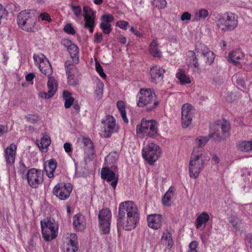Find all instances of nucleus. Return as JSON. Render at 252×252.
<instances>
[{"label":"nucleus","mask_w":252,"mask_h":252,"mask_svg":"<svg viewBox=\"0 0 252 252\" xmlns=\"http://www.w3.org/2000/svg\"><path fill=\"white\" fill-rule=\"evenodd\" d=\"M139 220V214L136 204L126 201L120 204L118 210L117 226L126 231L133 229Z\"/></svg>","instance_id":"f257e3e1"},{"label":"nucleus","mask_w":252,"mask_h":252,"mask_svg":"<svg viewBox=\"0 0 252 252\" xmlns=\"http://www.w3.org/2000/svg\"><path fill=\"white\" fill-rule=\"evenodd\" d=\"M207 153L202 149L194 148L189 164V175L191 179L198 178L204 167Z\"/></svg>","instance_id":"f03ea898"},{"label":"nucleus","mask_w":252,"mask_h":252,"mask_svg":"<svg viewBox=\"0 0 252 252\" xmlns=\"http://www.w3.org/2000/svg\"><path fill=\"white\" fill-rule=\"evenodd\" d=\"M159 104L155 91L151 89H140L136 96V105L144 107L147 111L156 109Z\"/></svg>","instance_id":"7ed1b4c3"},{"label":"nucleus","mask_w":252,"mask_h":252,"mask_svg":"<svg viewBox=\"0 0 252 252\" xmlns=\"http://www.w3.org/2000/svg\"><path fill=\"white\" fill-rule=\"evenodd\" d=\"M36 11L26 9L21 11L17 16V24L23 30L27 32L35 31Z\"/></svg>","instance_id":"20e7f679"},{"label":"nucleus","mask_w":252,"mask_h":252,"mask_svg":"<svg viewBox=\"0 0 252 252\" xmlns=\"http://www.w3.org/2000/svg\"><path fill=\"white\" fill-rule=\"evenodd\" d=\"M162 150L160 147L154 142H148L142 150V156L149 164L154 165L161 157Z\"/></svg>","instance_id":"39448f33"},{"label":"nucleus","mask_w":252,"mask_h":252,"mask_svg":"<svg viewBox=\"0 0 252 252\" xmlns=\"http://www.w3.org/2000/svg\"><path fill=\"white\" fill-rule=\"evenodd\" d=\"M216 25L223 32L233 31L238 26L237 16L232 13H225L217 20Z\"/></svg>","instance_id":"423d86ee"},{"label":"nucleus","mask_w":252,"mask_h":252,"mask_svg":"<svg viewBox=\"0 0 252 252\" xmlns=\"http://www.w3.org/2000/svg\"><path fill=\"white\" fill-rule=\"evenodd\" d=\"M43 238L46 241H51L58 234V225L48 219L40 221Z\"/></svg>","instance_id":"0eeeda50"},{"label":"nucleus","mask_w":252,"mask_h":252,"mask_svg":"<svg viewBox=\"0 0 252 252\" xmlns=\"http://www.w3.org/2000/svg\"><path fill=\"white\" fill-rule=\"evenodd\" d=\"M136 132L138 134L152 137L158 133V123L153 120H142L140 124L136 126Z\"/></svg>","instance_id":"6e6552de"},{"label":"nucleus","mask_w":252,"mask_h":252,"mask_svg":"<svg viewBox=\"0 0 252 252\" xmlns=\"http://www.w3.org/2000/svg\"><path fill=\"white\" fill-rule=\"evenodd\" d=\"M102 125L101 135L102 137L108 138L111 136L112 133L118 131L119 126L116 123L114 117L111 115H107L101 120Z\"/></svg>","instance_id":"1a4fd4ad"},{"label":"nucleus","mask_w":252,"mask_h":252,"mask_svg":"<svg viewBox=\"0 0 252 252\" xmlns=\"http://www.w3.org/2000/svg\"><path fill=\"white\" fill-rule=\"evenodd\" d=\"M33 58L35 65L40 71L48 77L51 76L52 73V69L49 61L44 55L42 54H34Z\"/></svg>","instance_id":"9d476101"},{"label":"nucleus","mask_w":252,"mask_h":252,"mask_svg":"<svg viewBox=\"0 0 252 252\" xmlns=\"http://www.w3.org/2000/svg\"><path fill=\"white\" fill-rule=\"evenodd\" d=\"M111 216V211L107 209H102L99 213V226L104 234H108L110 232Z\"/></svg>","instance_id":"9b49d317"},{"label":"nucleus","mask_w":252,"mask_h":252,"mask_svg":"<svg viewBox=\"0 0 252 252\" xmlns=\"http://www.w3.org/2000/svg\"><path fill=\"white\" fill-rule=\"evenodd\" d=\"M72 188V186L69 183H60L53 188V193L59 199L64 200L69 197Z\"/></svg>","instance_id":"f8f14e48"},{"label":"nucleus","mask_w":252,"mask_h":252,"mask_svg":"<svg viewBox=\"0 0 252 252\" xmlns=\"http://www.w3.org/2000/svg\"><path fill=\"white\" fill-rule=\"evenodd\" d=\"M26 176L29 185L33 188H37L43 181V173L41 170L31 169Z\"/></svg>","instance_id":"ddd939ff"},{"label":"nucleus","mask_w":252,"mask_h":252,"mask_svg":"<svg viewBox=\"0 0 252 252\" xmlns=\"http://www.w3.org/2000/svg\"><path fill=\"white\" fill-rule=\"evenodd\" d=\"M83 16L85 21V28L88 29L91 33H93L95 26L96 12L88 6H84Z\"/></svg>","instance_id":"4468645a"},{"label":"nucleus","mask_w":252,"mask_h":252,"mask_svg":"<svg viewBox=\"0 0 252 252\" xmlns=\"http://www.w3.org/2000/svg\"><path fill=\"white\" fill-rule=\"evenodd\" d=\"M165 70L158 65H154L150 67L148 75L151 81L155 84H158L163 80Z\"/></svg>","instance_id":"2eb2a0df"},{"label":"nucleus","mask_w":252,"mask_h":252,"mask_svg":"<svg viewBox=\"0 0 252 252\" xmlns=\"http://www.w3.org/2000/svg\"><path fill=\"white\" fill-rule=\"evenodd\" d=\"M182 125L184 128L188 127L191 123L193 118L192 106L185 103L182 107Z\"/></svg>","instance_id":"dca6fc26"},{"label":"nucleus","mask_w":252,"mask_h":252,"mask_svg":"<svg viewBox=\"0 0 252 252\" xmlns=\"http://www.w3.org/2000/svg\"><path fill=\"white\" fill-rule=\"evenodd\" d=\"M62 43L67 48L73 62L76 64L78 63L79 62V49L78 46L67 39L63 40Z\"/></svg>","instance_id":"f3484780"},{"label":"nucleus","mask_w":252,"mask_h":252,"mask_svg":"<svg viewBox=\"0 0 252 252\" xmlns=\"http://www.w3.org/2000/svg\"><path fill=\"white\" fill-rule=\"evenodd\" d=\"M147 223L149 227L152 229H160L162 225L163 217L158 214H152L147 216Z\"/></svg>","instance_id":"a211bd4d"},{"label":"nucleus","mask_w":252,"mask_h":252,"mask_svg":"<svg viewBox=\"0 0 252 252\" xmlns=\"http://www.w3.org/2000/svg\"><path fill=\"white\" fill-rule=\"evenodd\" d=\"M17 146L15 144H11L4 150V158L6 164L12 166L15 162Z\"/></svg>","instance_id":"6ab92c4d"},{"label":"nucleus","mask_w":252,"mask_h":252,"mask_svg":"<svg viewBox=\"0 0 252 252\" xmlns=\"http://www.w3.org/2000/svg\"><path fill=\"white\" fill-rule=\"evenodd\" d=\"M101 177L107 181L111 182V185L114 189L117 186L118 178L115 173L107 167H103L101 171Z\"/></svg>","instance_id":"aec40b11"},{"label":"nucleus","mask_w":252,"mask_h":252,"mask_svg":"<svg viewBox=\"0 0 252 252\" xmlns=\"http://www.w3.org/2000/svg\"><path fill=\"white\" fill-rule=\"evenodd\" d=\"M160 244L164 248L165 251L171 250L174 245L172 235L168 230H164L160 240Z\"/></svg>","instance_id":"412c9836"},{"label":"nucleus","mask_w":252,"mask_h":252,"mask_svg":"<svg viewBox=\"0 0 252 252\" xmlns=\"http://www.w3.org/2000/svg\"><path fill=\"white\" fill-rule=\"evenodd\" d=\"M65 67L67 75L68 83L70 85H75L77 84V80L74 78L73 74L77 70L76 67L73 64H70L67 62L65 63Z\"/></svg>","instance_id":"4be33fe9"},{"label":"nucleus","mask_w":252,"mask_h":252,"mask_svg":"<svg viewBox=\"0 0 252 252\" xmlns=\"http://www.w3.org/2000/svg\"><path fill=\"white\" fill-rule=\"evenodd\" d=\"M210 219L209 214L205 212L199 214L195 220V226L197 229L204 228Z\"/></svg>","instance_id":"5701e85b"},{"label":"nucleus","mask_w":252,"mask_h":252,"mask_svg":"<svg viewBox=\"0 0 252 252\" xmlns=\"http://www.w3.org/2000/svg\"><path fill=\"white\" fill-rule=\"evenodd\" d=\"M244 55L240 50H235L229 53L228 60L235 65L240 64L243 62Z\"/></svg>","instance_id":"b1692460"},{"label":"nucleus","mask_w":252,"mask_h":252,"mask_svg":"<svg viewBox=\"0 0 252 252\" xmlns=\"http://www.w3.org/2000/svg\"><path fill=\"white\" fill-rule=\"evenodd\" d=\"M66 244V252H75L78 250V240L75 233H70Z\"/></svg>","instance_id":"393cba45"},{"label":"nucleus","mask_w":252,"mask_h":252,"mask_svg":"<svg viewBox=\"0 0 252 252\" xmlns=\"http://www.w3.org/2000/svg\"><path fill=\"white\" fill-rule=\"evenodd\" d=\"M73 224L79 231L84 230L86 227V221L85 217L82 214H77L73 217Z\"/></svg>","instance_id":"a878e982"},{"label":"nucleus","mask_w":252,"mask_h":252,"mask_svg":"<svg viewBox=\"0 0 252 252\" xmlns=\"http://www.w3.org/2000/svg\"><path fill=\"white\" fill-rule=\"evenodd\" d=\"M201 51L202 55L205 59L206 63L209 65L211 64L215 58V54L206 46L202 47Z\"/></svg>","instance_id":"bb28decb"},{"label":"nucleus","mask_w":252,"mask_h":252,"mask_svg":"<svg viewBox=\"0 0 252 252\" xmlns=\"http://www.w3.org/2000/svg\"><path fill=\"white\" fill-rule=\"evenodd\" d=\"M176 77L181 85H185L191 83L190 77L185 73V71L182 68H179L177 70Z\"/></svg>","instance_id":"cd10ccee"},{"label":"nucleus","mask_w":252,"mask_h":252,"mask_svg":"<svg viewBox=\"0 0 252 252\" xmlns=\"http://www.w3.org/2000/svg\"><path fill=\"white\" fill-rule=\"evenodd\" d=\"M158 43L157 40H153L149 46V53L156 58H160L162 56L161 52L158 48Z\"/></svg>","instance_id":"c85d7f7f"},{"label":"nucleus","mask_w":252,"mask_h":252,"mask_svg":"<svg viewBox=\"0 0 252 252\" xmlns=\"http://www.w3.org/2000/svg\"><path fill=\"white\" fill-rule=\"evenodd\" d=\"M174 188L170 187L162 198V202L164 206H169L171 205L174 195Z\"/></svg>","instance_id":"c756f323"},{"label":"nucleus","mask_w":252,"mask_h":252,"mask_svg":"<svg viewBox=\"0 0 252 252\" xmlns=\"http://www.w3.org/2000/svg\"><path fill=\"white\" fill-rule=\"evenodd\" d=\"M239 151L245 153H250L252 151V140L240 141L237 144Z\"/></svg>","instance_id":"7c9ffc66"},{"label":"nucleus","mask_w":252,"mask_h":252,"mask_svg":"<svg viewBox=\"0 0 252 252\" xmlns=\"http://www.w3.org/2000/svg\"><path fill=\"white\" fill-rule=\"evenodd\" d=\"M56 167L57 163L54 160L51 159L47 162L45 165V170L48 177L52 178L54 177V173Z\"/></svg>","instance_id":"2f4dec72"},{"label":"nucleus","mask_w":252,"mask_h":252,"mask_svg":"<svg viewBox=\"0 0 252 252\" xmlns=\"http://www.w3.org/2000/svg\"><path fill=\"white\" fill-rule=\"evenodd\" d=\"M84 149L85 154L90 157L94 154L93 144L90 139L85 138L83 139Z\"/></svg>","instance_id":"473e14b6"},{"label":"nucleus","mask_w":252,"mask_h":252,"mask_svg":"<svg viewBox=\"0 0 252 252\" xmlns=\"http://www.w3.org/2000/svg\"><path fill=\"white\" fill-rule=\"evenodd\" d=\"M51 144V140L49 136L47 135H44L40 140V142L38 144V146L40 150L43 153L47 151L48 147Z\"/></svg>","instance_id":"72a5a7b5"},{"label":"nucleus","mask_w":252,"mask_h":252,"mask_svg":"<svg viewBox=\"0 0 252 252\" xmlns=\"http://www.w3.org/2000/svg\"><path fill=\"white\" fill-rule=\"evenodd\" d=\"M209 11L204 8H200L196 11L193 15L194 20L199 21L206 19L209 16Z\"/></svg>","instance_id":"f704fd0d"},{"label":"nucleus","mask_w":252,"mask_h":252,"mask_svg":"<svg viewBox=\"0 0 252 252\" xmlns=\"http://www.w3.org/2000/svg\"><path fill=\"white\" fill-rule=\"evenodd\" d=\"M47 87L49 92H51V94L54 95L56 93L58 89V84L55 79L52 77L49 76L48 83Z\"/></svg>","instance_id":"c9c22d12"},{"label":"nucleus","mask_w":252,"mask_h":252,"mask_svg":"<svg viewBox=\"0 0 252 252\" xmlns=\"http://www.w3.org/2000/svg\"><path fill=\"white\" fill-rule=\"evenodd\" d=\"M117 106L121 113L122 117L126 123L128 122V119L126 117L125 103L123 101L119 100L117 103Z\"/></svg>","instance_id":"e433bc0d"},{"label":"nucleus","mask_w":252,"mask_h":252,"mask_svg":"<svg viewBox=\"0 0 252 252\" xmlns=\"http://www.w3.org/2000/svg\"><path fill=\"white\" fill-rule=\"evenodd\" d=\"M228 221L229 223L231 224L235 232L240 229L241 221L237 216H230L228 219Z\"/></svg>","instance_id":"4c0bfd02"},{"label":"nucleus","mask_w":252,"mask_h":252,"mask_svg":"<svg viewBox=\"0 0 252 252\" xmlns=\"http://www.w3.org/2000/svg\"><path fill=\"white\" fill-rule=\"evenodd\" d=\"M104 85L103 82L98 80L96 84V87L94 92V95L95 97L100 99L102 97L103 93V89Z\"/></svg>","instance_id":"58836bf2"},{"label":"nucleus","mask_w":252,"mask_h":252,"mask_svg":"<svg viewBox=\"0 0 252 252\" xmlns=\"http://www.w3.org/2000/svg\"><path fill=\"white\" fill-rule=\"evenodd\" d=\"M63 98L64 100V107L66 108H69L73 103L74 99L71 96V94L66 91L63 93Z\"/></svg>","instance_id":"ea45409f"},{"label":"nucleus","mask_w":252,"mask_h":252,"mask_svg":"<svg viewBox=\"0 0 252 252\" xmlns=\"http://www.w3.org/2000/svg\"><path fill=\"white\" fill-rule=\"evenodd\" d=\"M118 155L117 152H111L105 158L106 164L109 166L115 163L117 160Z\"/></svg>","instance_id":"a19ab883"},{"label":"nucleus","mask_w":252,"mask_h":252,"mask_svg":"<svg viewBox=\"0 0 252 252\" xmlns=\"http://www.w3.org/2000/svg\"><path fill=\"white\" fill-rule=\"evenodd\" d=\"M220 128L222 131V137L223 139L229 136L230 130V124L228 121H224L220 125Z\"/></svg>","instance_id":"79ce46f5"},{"label":"nucleus","mask_w":252,"mask_h":252,"mask_svg":"<svg viewBox=\"0 0 252 252\" xmlns=\"http://www.w3.org/2000/svg\"><path fill=\"white\" fill-rule=\"evenodd\" d=\"M209 138L206 136H198L194 141L195 145L197 148L204 146L208 142Z\"/></svg>","instance_id":"37998d69"},{"label":"nucleus","mask_w":252,"mask_h":252,"mask_svg":"<svg viewBox=\"0 0 252 252\" xmlns=\"http://www.w3.org/2000/svg\"><path fill=\"white\" fill-rule=\"evenodd\" d=\"M100 28L105 34H109L111 31V25L110 23H106L101 22L99 25Z\"/></svg>","instance_id":"c03bdc74"},{"label":"nucleus","mask_w":252,"mask_h":252,"mask_svg":"<svg viewBox=\"0 0 252 252\" xmlns=\"http://www.w3.org/2000/svg\"><path fill=\"white\" fill-rule=\"evenodd\" d=\"M166 0H153L152 5L158 9H163L166 6Z\"/></svg>","instance_id":"a18cd8bd"},{"label":"nucleus","mask_w":252,"mask_h":252,"mask_svg":"<svg viewBox=\"0 0 252 252\" xmlns=\"http://www.w3.org/2000/svg\"><path fill=\"white\" fill-rule=\"evenodd\" d=\"M95 68L96 72L98 73L101 78L105 79L106 77V74L104 72L102 67L96 59H95Z\"/></svg>","instance_id":"49530a36"},{"label":"nucleus","mask_w":252,"mask_h":252,"mask_svg":"<svg viewBox=\"0 0 252 252\" xmlns=\"http://www.w3.org/2000/svg\"><path fill=\"white\" fill-rule=\"evenodd\" d=\"M101 22H104L106 23H110L114 20V16L109 14H104L100 17Z\"/></svg>","instance_id":"de8ad7c7"},{"label":"nucleus","mask_w":252,"mask_h":252,"mask_svg":"<svg viewBox=\"0 0 252 252\" xmlns=\"http://www.w3.org/2000/svg\"><path fill=\"white\" fill-rule=\"evenodd\" d=\"M27 121L32 124L36 123L39 121V117L37 115L29 114L25 116Z\"/></svg>","instance_id":"09e8293b"},{"label":"nucleus","mask_w":252,"mask_h":252,"mask_svg":"<svg viewBox=\"0 0 252 252\" xmlns=\"http://www.w3.org/2000/svg\"><path fill=\"white\" fill-rule=\"evenodd\" d=\"M129 23L124 20H119L116 23V26L122 30H126L129 27Z\"/></svg>","instance_id":"8fccbe9b"},{"label":"nucleus","mask_w":252,"mask_h":252,"mask_svg":"<svg viewBox=\"0 0 252 252\" xmlns=\"http://www.w3.org/2000/svg\"><path fill=\"white\" fill-rule=\"evenodd\" d=\"M63 30L66 33L71 35H74L76 32L72 25L70 23L66 24L64 26Z\"/></svg>","instance_id":"3c124183"},{"label":"nucleus","mask_w":252,"mask_h":252,"mask_svg":"<svg viewBox=\"0 0 252 252\" xmlns=\"http://www.w3.org/2000/svg\"><path fill=\"white\" fill-rule=\"evenodd\" d=\"M192 17L191 14L189 12H184L181 16V20L182 21H189L191 20Z\"/></svg>","instance_id":"603ef678"},{"label":"nucleus","mask_w":252,"mask_h":252,"mask_svg":"<svg viewBox=\"0 0 252 252\" xmlns=\"http://www.w3.org/2000/svg\"><path fill=\"white\" fill-rule=\"evenodd\" d=\"M71 9L76 17L81 15V8L80 6H71Z\"/></svg>","instance_id":"864d4df0"},{"label":"nucleus","mask_w":252,"mask_h":252,"mask_svg":"<svg viewBox=\"0 0 252 252\" xmlns=\"http://www.w3.org/2000/svg\"><path fill=\"white\" fill-rule=\"evenodd\" d=\"M198 244L196 241H192L189 245V252H197V248Z\"/></svg>","instance_id":"5fc2aeb1"},{"label":"nucleus","mask_w":252,"mask_h":252,"mask_svg":"<svg viewBox=\"0 0 252 252\" xmlns=\"http://www.w3.org/2000/svg\"><path fill=\"white\" fill-rule=\"evenodd\" d=\"M38 96L43 98L49 99L52 97L53 95L51 94V92L48 91L47 93L45 92H40L38 93Z\"/></svg>","instance_id":"6e6d98bb"},{"label":"nucleus","mask_w":252,"mask_h":252,"mask_svg":"<svg viewBox=\"0 0 252 252\" xmlns=\"http://www.w3.org/2000/svg\"><path fill=\"white\" fill-rule=\"evenodd\" d=\"M41 19L43 21H46L48 22L51 21V18L50 15L46 12H43L40 14L39 16Z\"/></svg>","instance_id":"4d7b16f0"},{"label":"nucleus","mask_w":252,"mask_h":252,"mask_svg":"<svg viewBox=\"0 0 252 252\" xmlns=\"http://www.w3.org/2000/svg\"><path fill=\"white\" fill-rule=\"evenodd\" d=\"M63 148L66 153H67L69 155H70L72 152V145L69 143H65L63 145Z\"/></svg>","instance_id":"13d9d810"},{"label":"nucleus","mask_w":252,"mask_h":252,"mask_svg":"<svg viewBox=\"0 0 252 252\" xmlns=\"http://www.w3.org/2000/svg\"><path fill=\"white\" fill-rule=\"evenodd\" d=\"M168 41L171 46H174L178 44V39L176 36H171L169 37Z\"/></svg>","instance_id":"bf43d9fd"},{"label":"nucleus","mask_w":252,"mask_h":252,"mask_svg":"<svg viewBox=\"0 0 252 252\" xmlns=\"http://www.w3.org/2000/svg\"><path fill=\"white\" fill-rule=\"evenodd\" d=\"M188 53L189 55L193 59L194 66L195 67H197L199 64L197 62V58L195 56V53L193 51H189Z\"/></svg>","instance_id":"052dcab7"},{"label":"nucleus","mask_w":252,"mask_h":252,"mask_svg":"<svg viewBox=\"0 0 252 252\" xmlns=\"http://www.w3.org/2000/svg\"><path fill=\"white\" fill-rule=\"evenodd\" d=\"M102 40V35L100 33H96L94 34V42L96 43H99Z\"/></svg>","instance_id":"680f3d73"},{"label":"nucleus","mask_w":252,"mask_h":252,"mask_svg":"<svg viewBox=\"0 0 252 252\" xmlns=\"http://www.w3.org/2000/svg\"><path fill=\"white\" fill-rule=\"evenodd\" d=\"M8 131V127L6 126L0 125V136H2Z\"/></svg>","instance_id":"e2e57ef3"},{"label":"nucleus","mask_w":252,"mask_h":252,"mask_svg":"<svg viewBox=\"0 0 252 252\" xmlns=\"http://www.w3.org/2000/svg\"><path fill=\"white\" fill-rule=\"evenodd\" d=\"M130 31L137 37H141L142 36L141 33L137 31L133 26L130 27Z\"/></svg>","instance_id":"0e129e2a"},{"label":"nucleus","mask_w":252,"mask_h":252,"mask_svg":"<svg viewBox=\"0 0 252 252\" xmlns=\"http://www.w3.org/2000/svg\"><path fill=\"white\" fill-rule=\"evenodd\" d=\"M34 77H35L34 74H33V73H30L28 74L26 76L25 78H26V80L27 81L31 82L33 80Z\"/></svg>","instance_id":"69168bd1"},{"label":"nucleus","mask_w":252,"mask_h":252,"mask_svg":"<svg viewBox=\"0 0 252 252\" xmlns=\"http://www.w3.org/2000/svg\"><path fill=\"white\" fill-rule=\"evenodd\" d=\"M212 161L215 164H218L220 162V159L219 157L216 155H214L212 157Z\"/></svg>","instance_id":"338daca9"},{"label":"nucleus","mask_w":252,"mask_h":252,"mask_svg":"<svg viewBox=\"0 0 252 252\" xmlns=\"http://www.w3.org/2000/svg\"><path fill=\"white\" fill-rule=\"evenodd\" d=\"M119 42L121 43H122L123 44H125L126 43L127 39L126 37L122 36L119 38Z\"/></svg>","instance_id":"774afa93"}]
</instances>
